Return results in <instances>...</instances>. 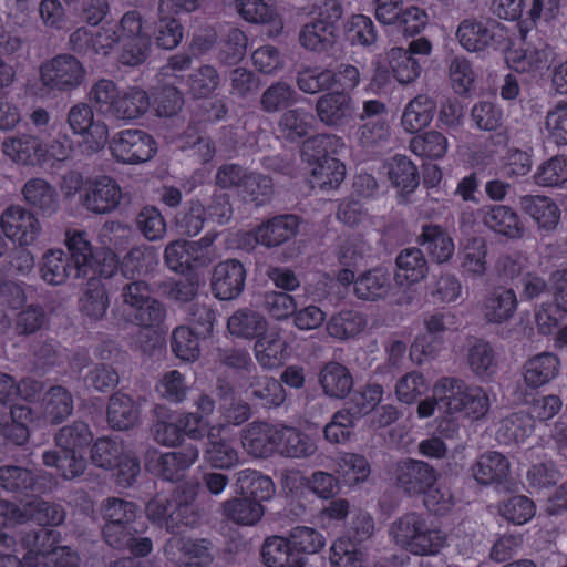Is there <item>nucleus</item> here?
Returning <instances> with one entry per match:
<instances>
[{"label":"nucleus","instance_id":"nucleus-57","mask_svg":"<svg viewBox=\"0 0 567 567\" xmlns=\"http://www.w3.org/2000/svg\"><path fill=\"white\" fill-rule=\"evenodd\" d=\"M206 220V208L199 199L188 200L175 216V223L182 235L189 237L198 235Z\"/></svg>","mask_w":567,"mask_h":567},{"label":"nucleus","instance_id":"nucleus-23","mask_svg":"<svg viewBox=\"0 0 567 567\" xmlns=\"http://www.w3.org/2000/svg\"><path fill=\"white\" fill-rule=\"evenodd\" d=\"M210 546V542L204 538L193 539L175 535L167 539L164 546V555L172 561H176L181 556H185L195 565L210 567L214 559Z\"/></svg>","mask_w":567,"mask_h":567},{"label":"nucleus","instance_id":"nucleus-44","mask_svg":"<svg viewBox=\"0 0 567 567\" xmlns=\"http://www.w3.org/2000/svg\"><path fill=\"white\" fill-rule=\"evenodd\" d=\"M470 370L481 380H487L496 373L497 361L492 344L477 339L467 350Z\"/></svg>","mask_w":567,"mask_h":567},{"label":"nucleus","instance_id":"nucleus-2","mask_svg":"<svg viewBox=\"0 0 567 567\" xmlns=\"http://www.w3.org/2000/svg\"><path fill=\"white\" fill-rule=\"evenodd\" d=\"M121 307L126 321L143 328L159 327L167 315L165 305L153 296L151 285L143 279H117Z\"/></svg>","mask_w":567,"mask_h":567},{"label":"nucleus","instance_id":"nucleus-4","mask_svg":"<svg viewBox=\"0 0 567 567\" xmlns=\"http://www.w3.org/2000/svg\"><path fill=\"white\" fill-rule=\"evenodd\" d=\"M434 395L443 402L445 412L460 413L472 420H482L491 408L487 392L478 385H470L464 380L443 377L433 388Z\"/></svg>","mask_w":567,"mask_h":567},{"label":"nucleus","instance_id":"nucleus-17","mask_svg":"<svg viewBox=\"0 0 567 567\" xmlns=\"http://www.w3.org/2000/svg\"><path fill=\"white\" fill-rule=\"evenodd\" d=\"M279 424L251 422L241 431V444L251 456L267 458L278 451Z\"/></svg>","mask_w":567,"mask_h":567},{"label":"nucleus","instance_id":"nucleus-53","mask_svg":"<svg viewBox=\"0 0 567 567\" xmlns=\"http://www.w3.org/2000/svg\"><path fill=\"white\" fill-rule=\"evenodd\" d=\"M37 478L29 468L17 465L0 466V486L11 493L28 494L34 491Z\"/></svg>","mask_w":567,"mask_h":567},{"label":"nucleus","instance_id":"nucleus-8","mask_svg":"<svg viewBox=\"0 0 567 567\" xmlns=\"http://www.w3.org/2000/svg\"><path fill=\"white\" fill-rule=\"evenodd\" d=\"M432 43L425 37L409 42L408 48L394 47L388 52L389 64L401 84L414 82L422 72V64L431 54Z\"/></svg>","mask_w":567,"mask_h":567},{"label":"nucleus","instance_id":"nucleus-54","mask_svg":"<svg viewBox=\"0 0 567 567\" xmlns=\"http://www.w3.org/2000/svg\"><path fill=\"white\" fill-rule=\"evenodd\" d=\"M138 512L136 503L120 497H107L101 504L104 524H134Z\"/></svg>","mask_w":567,"mask_h":567},{"label":"nucleus","instance_id":"nucleus-39","mask_svg":"<svg viewBox=\"0 0 567 567\" xmlns=\"http://www.w3.org/2000/svg\"><path fill=\"white\" fill-rule=\"evenodd\" d=\"M150 96L140 87H128L120 93L111 117L123 121H133L144 115L150 109Z\"/></svg>","mask_w":567,"mask_h":567},{"label":"nucleus","instance_id":"nucleus-48","mask_svg":"<svg viewBox=\"0 0 567 567\" xmlns=\"http://www.w3.org/2000/svg\"><path fill=\"white\" fill-rule=\"evenodd\" d=\"M367 326L365 317L355 310H341L333 315L327 321V331L329 336L346 340L355 337L364 330Z\"/></svg>","mask_w":567,"mask_h":567},{"label":"nucleus","instance_id":"nucleus-32","mask_svg":"<svg viewBox=\"0 0 567 567\" xmlns=\"http://www.w3.org/2000/svg\"><path fill=\"white\" fill-rule=\"evenodd\" d=\"M560 368V360L554 353L543 352L529 359L524 365V381L533 389L554 380Z\"/></svg>","mask_w":567,"mask_h":567},{"label":"nucleus","instance_id":"nucleus-25","mask_svg":"<svg viewBox=\"0 0 567 567\" xmlns=\"http://www.w3.org/2000/svg\"><path fill=\"white\" fill-rule=\"evenodd\" d=\"M384 167L392 186L399 190L400 203L406 202L420 185L416 165L405 155H395L385 163Z\"/></svg>","mask_w":567,"mask_h":567},{"label":"nucleus","instance_id":"nucleus-26","mask_svg":"<svg viewBox=\"0 0 567 567\" xmlns=\"http://www.w3.org/2000/svg\"><path fill=\"white\" fill-rule=\"evenodd\" d=\"M247 385L248 398L256 408H278L286 400V391L282 384L272 377L250 374Z\"/></svg>","mask_w":567,"mask_h":567},{"label":"nucleus","instance_id":"nucleus-47","mask_svg":"<svg viewBox=\"0 0 567 567\" xmlns=\"http://www.w3.org/2000/svg\"><path fill=\"white\" fill-rule=\"evenodd\" d=\"M298 101V93L287 82L270 84L260 96V109L267 114H275L292 106Z\"/></svg>","mask_w":567,"mask_h":567},{"label":"nucleus","instance_id":"nucleus-51","mask_svg":"<svg viewBox=\"0 0 567 567\" xmlns=\"http://www.w3.org/2000/svg\"><path fill=\"white\" fill-rule=\"evenodd\" d=\"M74 409L73 396L61 385L51 386L45 395L44 414L51 424H60Z\"/></svg>","mask_w":567,"mask_h":567},{"label":"nucleus","instance_id":"nucleus-35","mask_svg":"<svg viewBox=\"0 0 567 567\" xmlns=\"http://www.w3.org/2000/svg\"><path fill=\"white\" fill-rule=\"evenodd\" d=\"M227 328L237 338L257 340L267 332L268 322L258 311L243 308L228 318Z\"/></svg>","mask_w":567,"mask_h":567},{"label":"nucleus","instance_id":"nucleus-3","mask_svg":"<svg viewBox=\"0 0 567 567\" xmlns=\"http://www.w3.org/2000/svg\"><path fill=\"white\" fill-rule=\"evenodd\" d=\"M396 545L413 555H435L446 545V534L416 512L405 513L390 527Z\"/></svg>","mask_w":567,"mask_h":567},{"label":"nucleus","instance_id":"nucleus-28","mask_svg":"<svg viewBox=\"0 0 567 567\" xmlns=\"http://www.w3.org/2000/svg\"><path fill=\"white\" fill-rule=\"evenodd\" d=\"M392 288L391 274L383 268H373L357 277L353 292L360 300L379 301L388 298Z\"/></svg>","mask_w":567,"mask_h":567},{"label":"nucleus","instance_id":"nucleus-59","mask_svg":"<svg viewBox=\"0 0 567 567\" xmlns=\"http://www.w3.org/2000/svg\"><path fill=\"white\" fill-rule=\"evenodd\" d=\"M125 453L123 441L111 437H100L91 449V460L96 466L111 470L115 467L116 463L120 462Z\"/></svg>","mask_w":567,"mask_h":567},{"label":"nucleus","instance_id":"nucleus-14","mask_svg":"<svg viewBox=\"0 0 567 567\" xmlns=\"http://www.w3.org/2000/svg\"><path fill=\"white\" fill-rule=\"evenodd\" d=\"M246 269L237 259L220 261L212 275V292L220 300L236 299L244 291Z\"/></svg>","mask_w":567,"mask_h":567},{"label":"nucleus","instance_id":"nucleus-7","mask_svg":"<svg viewBox=\"0 0 567 567\" xmlns=\"http://www.w3.org/2000/svg\"><path fill=\"white\" fill-rule=\"evenodd\" d=\"M199 457V449L189 443L178 451L159 453L148 452L145 460L146 470L153 475L168 482L183 480L187 471Z\"/></svg>","mask_w":567,"mask_h":567},{"label":"nucleus","instance_id":"nucleus-19","mask_svg":"<svg viewBox=\"0 0 567 567\" xmlns=\"http://www.w3.org/2000/svg\"><path fill=\"white\" fill-rule=\"evenodd\" d=\"M210 243L206 237L197 241L174 240L164 250V261L172 271L184 274L204 264V249Z\"/></svg>","mask_w":567,"mask_h":567},{"label":"nucleus","instance_id":"nucleus-61","mask_svg":"<svg viewBox=\"0 0 567 567\" xmlns=\"http://www.w3.org/2000/svg\"><path fill=\"white\" fill-rule=\"evenodd\" d=\"M189 93L196 99L210 96L220 85V75L215 66L204 64L188 75Z\"/></svg>","mask_w":567,"mask_h":567},{"label":"nucleus","instance_id":"nucleus-63","mask_svg":"<svg viewBox=\"0 0 567 567\" xmlns=\"http://www.w3.org/2000/svg\"><path fill=\"white\" fill-rule=\"evenodd\" d=\"M329 560L332 567H363L364 553L353 540L340 537L330 547Z\"/></svg>","mask_w":567,"mask_h":567},{"label":"nucleus","instance_id":"nucleus-38","mask_svg":"<svg viewBox=\"0 0 567 567\" xmlns=\"http://www.w3.org/2000/svg\"><path fill=\"white\" fill-rule=\"evenodd\" d=\"M419 241L439 264L449 261L454 254L455 247L453 239L447 231L439 225H423Z\"/></svg>","mask_w":567,"mask_h":567},{"label":"nucleus","instance_id":"nucleus-6","mask_svg":"<svg viewBox=\"0 0 567 567\" xmlns=\"http://www.w3.org/2000/svg\"><path fill=\"white\" fill-rule=\"evenodd\" d=\"M112 156L123 164H141L154 157L157 143L154 137L138 128L122 130L110 141Z\"/></svg>","mask_w":567,"mask_h":567},{"label":"nucleus","instance_id":"nucleus-31","mask_svg":"<svg viewBox=\"0 0 567 567\" xmlns=\"http://www.w3.org/2000/svg\"><path fill=\"white\" fill-rule=\"evenodd\" d=\"M394 279L399 285L416 284L429 272L427 261L421 249L409 247L402 249L395 258Z\"/></svg>","mask_w":567,"mask_h":567},{"label":"nucleus","instance_id":"nucleus-55","mask_svg":"<svg viewBox=\"0 0 567 567\" xmlns=\"http://www.w3.org/2000/svg\"><path fill=\"white\" fill-rule=\"evenodd\" d=\"M248 39L238 28H230L221 38L217 59L225 65L239 63L247 52Z\"/></svg>","mask_w":567,"mask_h":567},{"label":"nucleus","instance_id":"nucleus-50","mask_svg":"<svg viewBox=\"0 0 567 567\" xmlns=\"http://www.w3.org/2000/svg\"><path fill=\"white\" fill-rule=\"evenodd\" d=\"M312 115L302 107L289 109L278 122V131L289 142L305 138L311 128Z\"/></svg>","mask_w":567,"mask_h":567},{"label":"nucleus","instance_id":"nucleus-5","mask_svg":"<svg viewBox=\"0 0 567 567\" xmlns=\"http://www.w3.org/2000/svg\"><path fill=\"white\" fill-rule=\"evenodd\" d=\"M461 47L482 56L509 45L507 28L494 19H465L456 30Z\"/></svg>","mask_w":567,"mask_h":567},{"label":"nucleus","instance_id":"nucleus-64","mask_svg":"<svg viewBox=\"0 0 567 567\" xmlns=\"http://www.w3.org/2000/svg\"><path fill=\"white\" fill-rule=\"evenodd\" d=\"M535 184L544 187H556L567 182V157L556 155L542 163L535 174Z\"/></svg>","mask_w":567,"mask_h":567},{"label":"nucleus","instance_id":"nucleus-21","mask_svg":"<svg viewBox=\"0 0 567 567\" xmlns=\"http://www.w3.org/2000/svg\"><path fill=\"white\" fill-rule=\"evenodd\" d=\"M509 472V460L497 451L480 454L470 466L471 476L482 486L503 484L508 478Z\"/></svg>","mask_w":567,"mask_h":567},{"label":"nucleus","instance_id":"nucleus-45","mask_svg":"<svg viewBox=\"0 0 567 567\" xmlns=\"http://www.w3.org/2000/svg\"><path fill=\"white\" fill-rule=\"evenodd\" d=\"M285 350L286 342L276 331L261 334L254 346L256 360L262 368L269 370L281 364Z\"/></svg>","mask_w":567,"mask_h":567},{"label":"nucleus","instance_id":"nucleus-13","mask_svg":"<svg viewBox=\"0 0 567 567\" xmlns=\"http://www.w3.org/2000/svg\"><path fill=\"white\" fill-rule=\"evenodd\" d=\"M300 45L308 52L332 58L341 51L339 28L329 27L321 20L312 19L299 31Z\"/></svg>","mask_w":567,"mask_h":567},{"label":"nucleus","instance_id":"nucleus-12","mask_svg":"<svg viewBox=\"0 0 567 567\" xmlns=\"http://www.w3.org/2000/svg\"><path fill=\"white\" fill-rule=\"evenodd\" d=\"M122 196V189L117 182L103 175L85 181L84 193L80 195V203L92 214L106 215L120 206Z\"/></svg>","mask_w":567,"mask_h":567},{"label":"nucleus","instance_id":"nucleus-40","mask_svg":"<svg viewBox=\"0 0 567 567\" xmlns=\"http://www.w3.org/2000/svg\"><path fill=\"white\" fill-rule=\"evenodd\" d=\"M261 558L267 567H305L302 558L298 557L282 536H272L265 540Z\"/></svg>","mask_w":567,"mask_h":567},{"label":"nucleus","instance_id":"nucleus-37","mask_svg":"<svg viewBox=\"0 0 567 567\" xmlns=\"http://www.w3.org/2000/svg\"><path fill=\"white\" fill-rule=\"evenodd\" d=\"M140 409L134 400L124 393L112 394L107 405V423L112 429L125 431L138 421Z\"/></svg>","mask_w":567,"mask_h":567},{"label":"nucleus","instance_id":"nucleus-1","mask_svg":"<svg viewBox=\"0 0 567 567\" xmlns=\"http://www.w3.org/2000/svg\"><path fill=\"white\" fill-rule=\"evenodd\" d=\"M65 244L68 251L49 249L39 262L41 279L50 286H61L71 278H87L95 274L93 247L85 231H68Z\"/></svg>","mask_w":567,"mask_h":567},{"label":"nucleus","instance_id":"nucleus-27","mask_svg":"<svg viewBox=\"0 0 567 567\" xmlns=\"http://www.w3.org/2000/svg\"><path fill=\"white\" fill-rule=\"evenodd\" d=\"M3 153L23 165H35L47 154V144L32 134H18L3 142Z\"/></svg>","mask_w":567,"mask_h":567},{"label":"nucleus","instance_id":"nucleus-9","mask_svg":"<svg viewBox=\"0 0 567 567\" xmlns=\"http://www.w3.org/2000/svg\"><path fill=\"white\" fill-rule=\"evenodd\" d=\"M86 70L74 55L63 53L42 63L40 78L44 86L62 92L72 91L82 85Z\"/></svg>","mask_w":567,"mask_h":567},{"label":"nucleus","instance_id":"nucleus-24","mask_svg":"<svg viewBox=\"0 0 567 567\" xmlns=\"http://www.w3.org/2000/svg\"><path fill=\"white\" fill-rule=\"evenodd\" d=\"M299 218L296 215H278L256 227L254 234L258 244L274 248L296 236Z\"/></svg>","mask_w":567,"mask_h":567},{"label":"nucleus","instance_id":"nucleus-33","mask_svg":"<svg viewBox=\"0 0 567 567\" xmlns=\"http://www.w3.org/2000/svg\"><path fill=\"white\" fill-rule=\"evenodd\" d=\"M217 391L220 399L219 412L223 426H238L251 417V405L238 398L229 384L218 385Z\"/></svg>","mask_w":567,"mask_h":567},{"label":"nucleus","instance_id":"nucleus-62","mask_svg":"<svg viewBox=\"0 0 567 567\" xmlns=\"http://www.w3.org/2000/svg\"><path fill=\"white\" fill-rule=\"evenodd\" d=\"M287 540L298 556L300 554H317L326 545L324 536L319 530L308 526L292 528Z\"/></svg>","mask_w":567,"mask_h":567},{"label":"nucleus","instance_id":"nucleus-10","mask_svg":"<svg viewBox=\"0 0 567 567\" xmlns=\"http://www.w3.org/2000/svg\"><path fill=\"white\" fill-rule=\"evenodd\" d=\"M116 29L123 43L121 62L132 66L143 63L151 49V39L144 32L142 14L137 10L125 12Z\"/></svg>","mask_w":567,"mask_h":567},{"label":"nucleus","instance_id":"nucleus-34","mask_svg":"<svg viewBox=\"0 0 567 567\" xmlns=\"http://www.w3.org/2000/svg\"><path fill=\"white\" fill-rule=\"evenodd\" d=\"M520 209L530 216L540 228L554 229L560 218L558 206L546 196L524 195L519 198Z\"/></svg>","mask_w":567,"mask_h":567},{"label":"nucleus","instance_id":"nucleus-29","mask_svg":"<svg viewBox=\"0 0 567 567\" xmlns=\"http://www.w3.org/2000/svg\"><path fill=\"white\" fill-rule=\"evenodd\" d=\"M317 452L315 440L300 429L280 423L277 454L288 458H308Z\"/></svg>","mask_w":567,"mask_h":567},{"label":"nucleus","instance_id":"nucleus-41","mask_svg":"<svg viewBox=\"0 0 567 567\" xmlns=\"http://www.w3.org/2000/svg\"><path fill=\"white\" fill-rule=\"evenodd\" d=\"M534 431V422L526 412H515L499 421L496 440L504 445L524 442Z\"/></svg>","mask_w":567,"mask_h":567},{"label":"nucleus","instance_id":"nucleus-20","mask_svg":"<svg viewBox=\"0 0 567 567\" xmlns=\"http://www.w3.org/2000/svg\"><path fill=\"white\" fill-rule=\"evenodd\" d=\"M518 300L512 288L495 287L480 302L483 318L488 323L503 324L516 313Z\"/></svg>","mask_w":567,"mask_h":567},{"label":"nucleus","instance_id":"nucleus-22","mask_svg":"<svg viewBox=\"0 0 567 567\" xmlns=\"http://www.w3.org/2000/svg\"><path fill=\"white\" fill-rule=\"evenodd\" d=\"M482 223L489 230L509 239L524 236L525 228L518 214L507 205H486L481 209Z\"/></svg>","mask_w":567,"mask_h":567},{"label":"nucleus","instance_id":"nucleus-43","mask_svg":"<svg viewBox=\"0 0 567 567\" xmlns=\"http://www.w3.org/2000/svg\"><path fill=\"white\" fill-rule=\"evenodd\" d=\"M237 486L243 496L261 504L275 493V484L269 476L256 470L246 468L237 473Z\"/></svg>","mask_w":567,"mask_h":567},{"label":"nucleus","instance_id":"nucleus-49","mask_svg":"<svg viewBox=\"0 0 567 567\" xmlns=\"http://www.w3.org/2000/svg\"><path fill=\"white\" fill-rule=\"evenodd\" d=\"M42 460L47 466L56 467L66 480L80 476L86 467V460L78 451L72 450L45 451Z\"/></svg>","mask_w":567,"mask_h":567},{"label":"nucleus","instance_id":"nucleus-30","mask_svg":"<svg viewBox=\"0 0 567 567\" xmlns=\"http://www.w3.org/2000/svg\"><path fill=\"white\" fill-rule=\"evenodd\" d=\"M319 384L326 396L344 399L353 388V378L349 369L336 361L326 363L318 375Z\"/></svg>","mask_w":567,"mask_h":567},{"label":"nucleus","instance_id":"nucleus-52","mask_svg":"<svg viewBox=\"0 0 567 567\" xmlns=\"http://www.w3.org/2000/svg\"><path fill=\"white\" fill-rule=\"evenodd\" d=\"M225 516L239 525H254L264 515V506L249 497H237L223 504Z\"/></svg>","mask_w":567,"mask_h":567},{"label":"nucleus","instance_id":"nucleus-56","mask_svg":"<svg viewBox=\"0 0 567 567\" xmlns=\"http://www.w3.org/2000/svg\"><path fill=\"white\" fill-rule=\"evenodd\" d=\"M331 69L321 66H305L297 72L296 83L298 89L307 94L329 92L332 89Z\"/></svg>","mask_w":567,"mask_h":567},{"label":"nucleus","instance_id":"nucleus-11","mask_svg":"<svg viewBox=\"0 0 567 567\" xmlns=\"http://www.w3.org/2000/svg\"><path fill=\"white\" fill-rule=\"evenodd\" d=\"M437 471L429 463L404 458L395 463L392 480L395 487L408 496H420L436 484Z\"/></svg>","mask_w":567,"mask_h":567},{"label":"nucleus","instance_id":"nucleus-42","mask_svg":"<svg viewBox=\"0 0 567 567\" xmlns=\"http://www.w3.org/2000/svg\"><path fill=\"white\" fill-rule=\"evenodd\" d=\"M435 109L436 103L431 97L426 95L415 96L406 104L401 117L404 131L416 133L430 125Z\"/></svg>","mask_w":567,"mask_h":567},{"label":"nucleus","instance_id":"nucleus-46","mask_svg":"<svg viewBox=\"0 0 567 567\" xmlns=\"http://www.w3.org/2000/svg\"><path fill=\"white\" fill-rule=\"evenodd\" d=\"M90 276L86 289L79 300V308L90 319L100 320L109 308V296L104 285L93 278L94 274H90Z\"/></svg>","mask_w":567,"mask_h":567},{"label":"nucleus","instance_id":"nucleus-60","mask_svg":"<svg viewBox=\"0 0 567 567\" xmlns=\"http://www.w3.org/2000/svg\"><path fill=\"white\" fill-rule=\"evenodd\" d=\"M533 150L509 146L501 157V167L507 178H520L529 174L533 167Z\"/></svg>","mask_w":567,"mask_h":567},{"label":"nucleus","instance_id":"nucleus-18","mask_svg":"<svg viewBox=\"0 0 567 567\" xmlns=\"http://www.w3.org/2000/svg\"><path fill=\"white\" fill-rule=\"evenodd\" d=\"M1 229L4 235L20 246L34 243L40 234V224L32 213L21 206H11L1 215Z\"/></svg>","mask_w":567,"mask_h":567},{"label":"nucleus","instance_id":"nucleus-15","mask_svg":"<svg viewBox=\"0 0 567 567\" xmlns=\"http://www.w3.org/2000/svg\"><path fill=\"white\" fill-rule=\"evenodd\" d=\"M316 112L318 118L324 125L343 127L354 118V101L346 92H327L317 100Z\"/></svg>","mask_w":567,"mask_h":567},{"label":"nucleus","instance_id":"nucleus-16","mask_svg":"<svg viewBox=\"0 0 567 567\" xmlns=\"http://www.w3.org/2000/svg\"><path fill=\"white\" fill-rule=\"evenodd\" d=\"M102 537L110 547L127 550L135 557H145L153 549L152 539L142 536L133 524H104Z\"/></svg>","mask_w":567,"mask_h":567},{"label":"nucleus","instance_id":"nucleus-36","mask_svg":"<svg viewBox=\"0 0 567 567\" xmlns=\"http://www.w3.org/2000/svg\"><path fill=\"white\" fill-rule=\"evenodd\" d=\"M25 202L43 216L53 215L59 208L55 189L42 178L29 179L22 189Z\"/></svg>","mask_w":567,"mask_h":567},{"label":"nucleus","instance_id":"nucleus-58","mask_svg":"<svg viewBox=\"0 0 567 567\" xmlns=\"http://www.w3.org/2000/svg\"><path fill=\"white\" fill-rule=\"evenodd\" d=\"M487 243L483 237H471L462 250V268L472 276H483L486 271Z\"/></svg>","mask_w":567,"mask_h":567}]
</instances>
